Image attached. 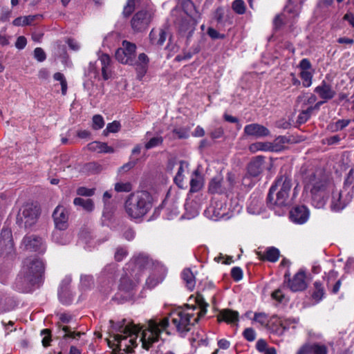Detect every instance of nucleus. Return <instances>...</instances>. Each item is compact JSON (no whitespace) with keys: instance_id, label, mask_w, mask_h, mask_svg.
<instances>
[{"instance_id":"f257e3e1","label":"nucleus","mask_w":354,"mask_h":354,"mask_svg":"<svg viewBox=\"0 0 354 354\" xmlns=\"http://www.w3.org/2000/svg\"><path fill=\"white\" fill-rule=\"evenodd\" d=\"M196 304L199 308L196 315L193 313L196 306H187L186 308H178L171 312L163 318L156 317L149 320L147 327L142 330L140 341L142 347L149 349L156 342L158 341L162 332L170 334L169 328L174 327L180 333H186L191 327L197 323L199 319L207 313L208 304L201 294H197Z\"/></svg>"},{"instance_id":"f03ea898","label":"nucleus","mask_w":354,"mask_h":354,"mask_svg":"<svg viewBox=\"0 0 354 354\" xmlns=\"http://www.w3.org/2000/svg\"><path fill=\"white\" fill-rule=\"evenodd\" d=\"M305 189L311 194L312 203L316 208L325 206L330 194V209L335 212L342 210L351 201L348 194L344 195L340 189L328 183L321 172L311 173L305 178Z\"/></svg>"},{"instance_id":"7ed1b4c3","label":"nucleus","mask_w":354,"mask_h":354,"mask_svg":"<svg viewBox=\"0 0 354 354\" xmlns=\"http://www.w3.org/2000/svg\"><path fill=\"white\" fill-rule=\"evenodd\" d=\"M45 272L43 261L36 257L26 258L16 279V287L21 292H27L35 285L41 282Z\"/></svg>"},{"instance_id":"20e7f679","label":"nucleus","mask_w":354,"mask_h":354,"mask_svg":"<svg viewBox=\"0 0 354 354\" xmlns=\"http://www.w3.org/2000/svg\"><path fill=\"white\" fill-rule=\"evenodd\" d=\"M133 266L132 271L140 273L145 270H149L151 272L147 279V284L153 288L161 282L165 274V268L158 261H154L145 253H139L134 255L130 261L129 267Z\"/></svg>"},{"instance_id":"39448f33","label":"nucleus","mask_w":354,"mask_h":354,"mask_svg":"<svg viewBox=\"0 0 354 354\" xmlns=\"http://www.w3.org/2000/svg\"><path fill=\"white\" fill-rule=\"evenodd\" d=\"M152 206V196L147 191L129 194L124 205L126 214L131 219L142 218L151 210Z\"/></svg>"},{"instance_id":"423d86ee","label":"nucleus","mask_w":354,"mask_h":354,"mask_svg":"<svg viewBox=\"0 0 354 354\" xmlns=\"http://www.w3.org/2000/svg\"><path fill=\"white\" fill-rule=\"evenodd\" d=\"M125 322L123 319L122 322L113 326L118 331L113 335V340L120 351L129 353L138 345L137 339L141 328L132 323L126 324Z\"/></svg>"},{"instance_id":"0eeeda50","label":"nucleus","mask_w":354,"mask_h":354,"mask_svg":"<svg viewBox=\"0 0 354 354\" xmlns=\"http://www.w3.org/2000/svg\"><path fill=\"white\" fill-rule=\"evenodd\" d=\"M290 176L287 173L280 174L271 186L267 197V204L270 208L275 206L283 207L288 205L290 192L292 187Z\"/></svg>"},{"instance_id":"6e6552de","label":"nucleus","mask_w":354,"mask_h":354,"mask_svg":"<svg viewBox=\"0 0 354 354\" xmlns=\"http://www.w3.org/2000/svg\"><path fill=\"white\" fill-rule=\"evenodd\" d=\"M39 208L33 203H26L22 206L18 214V221L24 223L25 227H32L37 221Z\"/></svg>"},{"instance_id":"1a4fd4ad","label":"nucleus","mask_w":354,"mask_h":354,"mask_svg":"<svg viewBox=\"0 0 354 354\" xmlns=\"http://www.w3.org/2000/svg\"><path fill=\"white\" fill-rule=\"evenodd\" d=\"M136 50V44L124 40L122 43V46L115 52V59L122 64L133 65Z\"/></svg>"},{"instance_id":"9d476101","label":"nucleus","mask_w":354,"mask_h":354,"mask_svg":"<svg viewBox=\"0 0 354 354\" xmlns=\"http://www.w3.org/2000/svg\"><path fill=\"white\" fill-rule=\"evenodd\" d=\"M152 19L151 12L142 10L137 12L131 20V26L134 32L145 30Z\"/></svg>"},{"instance_id":"9b49d317","label":"nucleus","mask_w":354,"mask_h":354,"mask_svg":"<svg viewBox=\"0 0 354 354\" xmlns=\"http://www.w3.org/2000/svg\"><path fill=\"white\" fill-rule=\"evenodd\" d=\"M53 217L54 219L56 229L64 230L68 226V212L61 205H58L53 212Z\"/></svg>"},{"instance_id":"f8f14e48","label":"nucleus","mask_w":354,"mask_h":354,"mask_svg":"<svg viewBox=\"0 0 354 354\" xmlns=\"http://www.w3.org/2000/svg\"><path fill=\"white\" fill-rule=\"evenodd\" d=\"M244 134L248 136L260 138L270 136V131L263 125L252 123L245 126Z\"/></svg>"},{"instance_id":"ddd939ff","label":"nucleus","mask_w":354,"mask_h":354,"mask_svg":"<svg viewBox=\"0 0 354 354\" xmlns=\"http://www.w3.org/2000/svg\"><path fill=\"white\" fill-rule=\"evenodd\" d=\"M23 243L25 249L28 251L38 252L43 253L46 250V247L41 238L34 236H26L23 239Z\"/></svg>"},{"instance_id":"4468645a","label":"nucleus","mask_w":354,"mask_h":354,"mask_svg":"<svg viewBox=\"0 0 354 354\" xmlns=\"http://www.w3.org/2000/svg\"><path fill=\"white\" fill-rule=\"evenodd\" d=\"M309 217V211L304 205L294 207L290 212L291 221L297 224H303L307 221Z\"/></svg>"},{"instance_id":"2eb2a0df","label":"nucleus","mask_w":354,"mask_h":354,"mask_svg":"<svg viewBox=\"0 0 354 354\" xmlns=\"http://www.w3.org/2000/svg\"><path fill=\"white\" fill-rule=\"evenodd\" d=\"M288 286L293 292L301 291L306 288L307 285L305 281V274L299 272L295 274L292 279L288 281Z\"/></svg>"},{"instance_id":"dca6fc26","label":"nucleus","mask_w":354,"mask_h":354,"mask_svg":"<svg viewBox=\"0 0 354 354\" xmlns=\"http://www.w3.org/2000/svg\"><path fill=\"white\" fill-rule=\"evenodd\" d=\"M314 91L325 102L333 98L336 94L335 91L333 89L332 86L325 81H322L320 85L315 87Z\"/></svg>"},{"instance_id":"f3484780","label":"nucleus","mask_w":354,"mask_h":354,"mask_svg":"<svg viewBox=\"0 0 354 354\" xmlns=\"http://www.w3.org/2000/svg\"><path fill=\"white\" fill-rule=\"evenodd\" d=\"M71 282V278L70 277H66L63 279L60 285L58 295L60 301L64 304H68L71 301V297L68 292V286Z\"/></svg>"},{"instance_id":"a211bd4d","label":"nucleus","mask_w":354,"mask_h":354,"mask_svg":"<svg viewBox=\"0 0 354 354\" xmlns=\"http://www.w3.org/2000/svg\"><path fill=\"white\" fill-rule=\"evenodd\" d=\"M218 321L225 322L227 324H233L239 320V313L232 309H223L217 315Z\"/></svg>"},{"instance_id":"6ab92c4d","label":"nucleus","mask_w":354,"mask_h":354,"mask_svg":"<svg viewBox=\"0 0 354 354\" xmlns=\"http://www.w3.org/2000/svg\"><path fill=\"white\" fill-rule=\"evenodd\" d=\"M263 157L258 156L255 157L248 165V171L252 176H259L263 171Z\"/></svg>"},{"instance_id":"aec40b11","label":"nucleus","mask_w":354,"mask_h":354,"mask_svg":"<svg viewBox=\"0 0 354 354\" xmlns=\"http://www.w3.org/2000/svg\"><path fill=\"white\" fill-rule=\"evenodd\" d=\"M149 62V58L145 53H140L138 55V60L134 59V64L133 66H135L138 75L140 77H142L146 73Z\"/></svg>"},{"instance_id":"412c9836","label":"nucleus","mask_w":354,"mask_h":354,"mask_svg":"<svg viewBox=\"0 0 354 354\" xmlns=\"http://www.w3.org/2000/svg\"><path fill=\"white\" fill-rule=\"evenodd\" d=\"M179 30L181 32L192 33L194 30V23L192 17L185 15L181 17V19L178 21Z\"/></svg>"},{"instance_id":"4be33fe9","label":"nucleus","mask_w":354,"mask_h":354,"mask_svg":"<svg viewBox=\"0 0 354 354\" xmlns=\"http://www.w3.org/2000/svg\"><path fill=\"white\" fill-rule=\"evenodd\" d=\"M209 192L212 194H222L225 192L223 178L221 175L212 178L209 183Z\"/></svg>"},{"instance_id":"5701e85b","label":"nucleus","mask_w":354,"mask_h":354,"mask_svg":"<svg viewBox=\"0 0 354 354\" xmlns=\"http://www.w3.org/2000/svg\"><path fill=\"white\" fill-rule=\"evenodd\" d=\"M304 0H289L286 6L284 12L292 15L293 19L299 15L301 5Z\"/></svg>"},{"instance_id":"b1692460","label":"nucleus","mask_w":354,"mask_h":354,"mask_svg":"<svg viewBox=\"0 0 354 354\" xmlns=\"http://www.w3.org/2000/svg\"><path fill=\"white\" fill-rule=\"evenodd\" d=\"M167 34L163 29H152L149 33V39L153 44L162 46L166 41Z\"/></svg>"},{"instance_id":"393cba45","label":"nucleus","mask_w":354,"mask_h":354,"mask_svg":"<svg viewBox=\"0 0 354 354\" xmlns=\"http://www.w3.org/2000/svg\"><path fill=\"white\" fill-rule=\"evenodd\" d=\"M259 257L262 260H267L270 262H276L279 257V250L274 247L268 248L264 253L258 252Z\"/></svg>"},{"instance_id":"a878e982","label":"nucleus","mask_w":354,"mask_h":354,"mask_svg":"<svg viewBox=\"0 0 354 354\" xmlns=\"http://www.w3.org/2000/svg\"><path fill=\"white\" fill-rule=\"evenodd\" d=\"M89 151H96L97 153H113L115 151L113 147L108 146L105 142H92L87 145Z\"/></svg>"},{"instance_id":"bb28decb","label":"nucleus","mask_w":354,"mask_h":354,"mask_svg":"<svg viewBox=\"0 0 354 354\" xmlns=\"http://www.w3.org/2000/svg\"><path fill=\"white\" fill-rule=\"evenodd\" d=\"M99 60L102 66V74L103 79L107 80L110 78L109 67L111 66V59L109 55L102 54L99 57Z\"/></svg>"},{"instance_id":"cd10ccee","label":"nucleus","mask_w":354,"mask_h":354,"mask_svg":"<svg viewBox=\"0 0 354 354\" xmlns=\"http://www.w3.org/2000/svg\"><path fill=\"white\" fill-rule=\"evenodd\" d=\"M181 276L187 288L189 290H193L196 286V280L192 271L189 268L184 269L182 272Z\"/></svg>"},{"instance_id":"c85d7f7f","label":"nucleus","mask_w":354,"mask_h":354,"mask_svg":"<svg viewBox=\"0 0 354 354\" xmlns=\"http://www.w3.org/2000/svg\"><path fill=\"white\" fill-rule=\"evenodd\" d=\"M249 150L252 153H256L259 151H274V146L271 142H257L249 146Z\"/></svg>"},{"instance_id":"c756f323","label":"nucleus","mask_w":354,"mask_h":354,"mask_svg":"<svg viewBox=\"0 0 354 354\" xmlns=\"http://www.w3.org/2000/svg\"><path fill=\"white\" fill-rule=\"evenodd\" d=\"M53 241L59 245H66L71 241V235L63 230H56L53 233Z\"/></svg>"},{"instance_id":"7c9ffc66","label":"nucleus","mask_w":354,"mask_h":354,"mask_svg":"<svg viewBox=\"0 0 354 354\" xmlns=\"http://www.w3.org/2000/svg\"><path fill=\"white\" fill-rule=\"evenodd\" d=\"M41 16L39 15H28L24 17H19L16 18L12 24L15 26H24L27 25H32V23Z\"/></svg>"},{"instance_id":"2f4dec72","label":"nucleus","mask_w":354,"mask_h":354,"mask_svg":"<svg viewBox=\"0 0 354 354\" xmlns=\"http://www.w3.org/2000/svg\"><path fill=\"white\" fill-rule=\"evenodd\" d=\"M151 133L147 131L145 135V138L147 139L149 138V141L147 142L145 145V148L148 150L156 147L161 145L163 142V138L160 136H157L155 137L149 138Z\"/></svg>"},{"instance_id":"473e14b6","label":"nucleus","mask_w":354,"mask_h":354,"mask_svg":"<svg viewBox=\"0 0 354 354\" xmlns=\"http://www.w3.org/2000/svg\"><path fill=\"white\" fill-rule=\"evenodd\" d=\"M75 206H80L86 212H92L94 209V203L91 199H84L82 198H75L73 201Z\"/></svg>"},{"instance_id":"72a5a7b5","label":"nucleus","mask_w":354,"mask_h":354,"mask_svg":"<svg viewBox=\"0 0 354 354\" xmlns=\"http://www.w3.org/2000/svg\"><path fill=\"white\" fill-rule=\"evenodd\" d=\"M194 176H193L190 180V192H197L201 189L203 186V180L198 174V171H194Z\"/></svg>"},{"instance_id":"f704fd0d","label":"nucleus","mask_w":354,"mask_h":354,"mask_svg":"<svg viewBox=\"0 0 354 354\" xmlns=\"http://www.w3.org/2000/svg\"><path fill=\"white\" fill-rule=\"evenodd\" d=\"M187 163L184 161H180V167L178 169V172L174 177V182L178 185V187L183 188L184 186L183 183V173L185 172V169L187 168Z\"/></svg>"},{"instance_id":"c9c22d12","label":"nucleus","mask_w":354,"mask_h":354,"mask_svg":"<svg viewBox=\"0 0 354 354\" xmlns=\"http://www.w3.org/2000/svg\"><path fill=\"white\" fill-rule=\"evenodd\" d=\"M248 212L252 214H259L262 212V203L257 198L251 199L248 206Z\"/></svg>"},{"instance_id":"e433bc0d","label":"nucleus","mask_w":354,"mask_h":354,"mask_svg":"<svg viewBox=\"0 0 354 354\" xmlns=\"http://www.w3.org/2000/svg\"><path fill=\"white\" fill-rule=\"evenodd\" d=\"M299 322L298 318H283L280 317L279 319V324L283 330H288L292 326V328L295 327V325Z\"/></svg>"},{"instance_id":"4c0bfd02","label":"nucleus","mask_w":354,"mask_h":354,"mask_svg":"<svg viewBox=\"0 0 354 354\" xmlns=\"http://www.w3.org/2000/svg\"><path fill=\"white\" fill-rule=\"evenodd\" d=\"M102 170V167L95 162L86 163L83 167V171L88 174H94L100 173Z\"/></svg>"},{"instance_id":"58836bf2","label":"nucleus","mask_w":354,"mask_h":354,"mask_svg":"<svg viewBox=\"0 0 354 354\" xmlns=\"http://www.w3.org/2000/svg\"><path fill=\"white\" fill-rule=\"evenodd\" d=\"M313 285L315 290L313 293L312 297L317 301H319L323 299L325 295L324 288L323 287L322 283L320 281H315Z\"/></svg>"},{"instance_id":"ea45409f","label":"nucleus","mask_w":354,"mask_h":354,"mask_svg":"<svg viewBox=\"0 0 354 354\" xmlns=\"http://www.w3.org/2000/svg\"><path fill=\"white\" fill-rule=\"evenodd\" d=\"M140 0H127L126 5L124 6L122 15L124 17H129L138 6V3Z\"/></svg>"},{"instance_id":"a19ab883","label":"nucleus","mask_w":354,"mask_h":354,"mask_svg":"<svg viewBox=\"0 0 354 354\" xmlns=\"http://www.w3.org/2000/svg\"><path fill=\"white\" fill-rule=\"evenodd\" d=\"M12 267L8 265L0 264V282L3 284L7 283Z\"/></svg>"},{"instance_id":"79ce46f5","label":"nucleus","mask_w":354,"mask_h":354,"mask_svg":"<svg viewBox=\"0 0 354 354\" xmlns=\"http://www.w3.org/2000/svg\"><path fill=\"white\" fill-rule=\"evenodd\" d=\"M300 77L304 87H309L312 84L313 73L311 71H304L300 72Z\"/></svg>"},{"instance_id":"37998d69","label":"nucleus","mask_w":354,"mask_h":354,"mask_svg":"<svg viewBox=\"0 0 354 354\" xmlns=\"http://www.w3.org/2000/svg\"><path fill=\"white\" fill-rule=\"evenodd\" d=\"M313 111V107H308L307 109L303 110L297 117V122L299 124H304L307 122L310 118Z\"/></svg>"},{"instance_id":"c03bdc74","label":"nucleus","mask_w":354,"mask_h":354,"mask_svg":"<svg viewBox=\"0 0 354 354\" xmlns=\"http://www.w3.org/2000/svg\"><path fill=\"white\" fill-rule=\"evenodd\" d=\"M232 8L239 15H243L245 12V5L243 0H234L232 2Z\"/></svg>"},{"instance_id":"a18cd8bd","label":"nucleus","mask_w":354,"mask_h":354,"mask_svg":"<svg viewBox=\"0 0 354 354\" xmlns=\"http://www.w3.org/2000/svg\"><path fill=\"white\" fill-rule=\"evenodd\" d=\"M311 350L312 354H328V348L324 344L313 343Z\"/></svg>"},{"instance_id":"49530a36","label":"nucleus","mask_w":354,"mask_h":354,"mask_svg":"<svg viewBox=\"0 0 354 354\" xmlns=\"http://www.w3.org/2000/svg\"><path fill=\"white\" fill-rule=\"evenodd\" d=\"M115 190L117 192H129L132 189V185L129 182H119L115 184Z\"/></svg>"},{"instance_id":"de8ad7c7","label":"nucleus","mask_w":354,"mask_h":354,"mask_svg":"<svg viewBox=\"0 0 354 354\" xmlns=\"http://www.w3.org/2000/svg\"><path fill=\"white\" fill-rule=\"evenodd\" d=\"M350 123L349 120H339L335 123L330 124V129L333 131H338L344 129Z\"/></svg>"},{"instance_id":"09e8293b","label":"nucleus","mask_w":354,"mask_h":354,"mask_svg":"<svg viewBox=\"0 0 354 354\" xmlns=\"http://www.w3.org/2000/svg\"><path fill=\"white\" fill-rule=\"evenodd\" d=\"M128 255V251L126 248L118 247L115 250L114 258L117 261H121Z\"/></svg>"},{"instance_id":"8fccbe9b","label":"nucleus","mask_w":354,"mask_h":354,"mask_svg":"<svg viewBox=\"0 0 354 354\" xmlns=\"http://www.w3.org/2000/svg\"><path fill=\"white\" fill-rule=\"evenodd\" d=\"M254 321L259 323L261 326H266L268 324V316L265 313H255Z\"/></svg>"},{"instance_id":"3c124183","label":"nucleus","mask_w":354,"mask_h":354,"mask_svg":"<svg viewBox=\"0 0 354 354\" xmlns=\"http://www.w3.org/2000/svg\"><path fill=\"white\" fill-rule=\"evenodd\" d=\"M104 125L103 118L100 115H95L93 117V128L98 130L102 129Z\"/></svg>"},{"instance_id":"603ef678","label":"nucleus","mask_w":354,"mask_h":354,"mask_svg":"<svg viewBox=\"0 0 354 354\" xmlns=\"http://www.w3.org/2000/svg\"><path fill=\"white\" fill-rule=\"evenodd\" d=\"M243 335L244 338L249 342H252L256 339V333L252 328H245L243 333Z\"/></svg>"},{"instance_id":"864d4df0","label":"nucleus","mask_w":354,"mask_h":354,"mask_svg":"<svg viewBox=\"0 0 354 354\" xmlns=\"http://www.w3.org/2000/svg\"><path fill=\"white\" fill-rule=\"evenodd\" d=\"M231 276L234 281H239L243 278V271L239 267H234L231 270Z\"/></svg>"},{"instance_id":"5fc2aeb1","label":"nucleus","mask_w":354,"mask_h":354,"mask_svg":"<svg viewBox=\"0 0 354 354\" xmlns=\"http://www.w3.org/2000/svg\"><path fill=\"white\" fill-rule=\"evenodd\" d=\"M62 330L64 333V337H71L73 339H76L77 337H80L81 336V335L82 334L80 332H78V333L72 332L71 330V329L69 328V327H68V326H64Z\"/></svg>"},{"instance_id":"6e6d98bb","label":"nucleus","mask_w":354,"mask_h":354,"mask_svg":"<svg viewBox=\"0 0 354 354\" xmlns=\"http://www.w3.org/2000/svg\"><path fill=\"white\" fill-rule=\"evenodd\" d=\"M77 194L83 196H91L94 194V190L84 187H80L77 189Z\"/></svg>"},{"instance_id":"4d7b16f0","label":"nucleus","mask_w":354,"mask_h":354,"mask_svg":"<svg viewBox=\"0 0 354 354\" xmlns=\"http://www.w3.org/2000/svg\"><path fill=\"white\" fill-rule=\"evenodd\" d=\"M35 58L39 62H43L46 59V53L41 48H36L34 50Z\"/></svg>"},{"instance_id":"13d9d810","label":"nucleus","mask_w":354,"mask_h":354,"mask_svg":"<svg viewBox=\"0 0 354 354\" xmlns=\"http://www.w3.org/2000/svg\"><path fill=\"white\" fill-rule=\"evenodd\" d=\"M120 124L118 121H113L111 123H109L106 126V130L110 133H116L120 130Z\"/></svg>"},{"instance_id":"bf43d9fd","label":"nucleus","mask_w":354,"mask_h":354,"mask_svg":"<svg viewBox=\"0 0 354 354\" xmlns=\"http://www.w3.org/2000/svg\"><path fill=\"white\" fill-rule=\"evenodd\" d=\"M296 354H312L311 344L306 343L303 344L299 347Z\"/></svg>"},{"instance_id":"052dcab7","label":"nucleus","mask_w":354,"mask_h":354,"mask_svg":"<svg viewBox=\"0 0 354 354\" xmlns=\"http://www.w3.org/2000/svg\"><path fill=\"white\" fill-rule=\"evenodd\" d=\"M80 281L84 288H88L93 284V277L91 275H82Z\"/></svg>"},{"instance_id":"680f3d73","label":"nucleus","mask_w":354,"mask_h":354,"mask_svg":"<svg viewBox=\"0 0 354 354\" xmlns=\"http://www.w3.org/2000/svg\"><path fill=\"white\" fill-rule=\"evenodd\" d=\"M207 35L213 39H223L225 35L220 34L216 30L213 28H209L207 29Z\"/></svg>"},{"instance_id":"e2e57ef3","label":"nucleus","mask_w":354,"mask_h":354,"mask_svg":"<svg viewBox=\"0 0 354 354\" xmlns=\"http://www.w3.org/2000/svg\"><path fill=\"white\" fill-rule=\"evenodd\" d=\"M311 68V63L308 59L304 58L301 60L299 63V68L301 69V71H310Z\"/></svg>"},{"instance_id":"0e129e2a","label":"nucleus","mask_w":354,"mask_h":354,"mask_svg":"<svg viewBox=\"0 0 354 354\" xmlns=\"http://www.w3.org/2000/svg\"><path fill=\"white\" fill-rule=\"evenodd\" d=\"M272 297L279 302H282L285 295L283 293L282 290L279 288L272 293Z\"/></svg>"},{"instance_id":"69168bd1","label":"nucleus","mask_w":354,"mask_h":354,"mask_svg":"<svg viewBox=\"0 0 354 354\" xmlns=\"http://www.w3.org/2000/svg\"><path fill=\"white\" fill-rule=\"evenodd\" d=\"M41 335H44L42 339V344L44 346H47L49 345V342L50 341V333L48 329H44L41 330Z\"/></svg>"},{"instance_id":"338daca9","label":"nucleus","mask_w":354,"mask_h":354,"mask_svg":"<svg viewBox=\"0 0 354 354\" xmlns=\"http://www.w3.org/2000/svg\"><path fill=\"white\" fill-rule=\"evenodd\" d=\"M26 43L27 41L26 37L24 36H20L17 39L15 46L18 49H23L25 48Z\"/></svg>"},{"instance_id":"774afa93","label":"nucleus","mask_w":354,"mask_h":354,"mask_svg":"<svg viewBox=\"0 0 354 354\" xmlns=\"http://www.w3.org/2000/svg\"><path fill=\"white\" fill-rule=\"evenodd\" d=\"M256 348L259 352H264L267 349L266 342L263 339H259L256 344Z\"/></svg>"}]
</instances>
